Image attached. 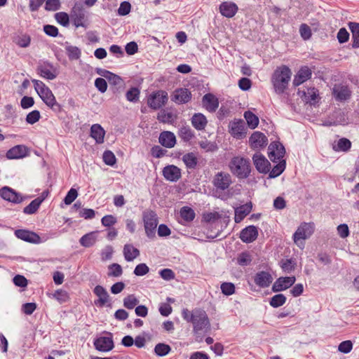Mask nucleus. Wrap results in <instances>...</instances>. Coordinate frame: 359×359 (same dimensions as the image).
I'll return each mask as SVG.
<instances>
[{"label":"nucleus","mask_w":359,"mask_h":359,"mask_svg":"<svg viewBox=\"0 0 359 359\" xmlns=\"http://www.w3.org/2000/svg\"><path fill=\"white\" fill-rule=\"evenodd\" d=\"M291 75V69L286 65L278 67L273 72L271 83L277 94H283L287 88Z\"/></svg>","instance_id":"nucleus-1"},{"label":"nucleus","mask_w":359,"mask_h":359,"mask_svg":"<svg viewBox=\"0 0 359 359\" xmlns=\"http://www.w3.org/2000/svg\"><path fill=\"white\" fill-rule=\"evenodd\" d=\"M231 172L240 180L248 178L251 172V163L249 159L238 156L233 157L229 163Z\"/></svg>","instance_id":"nucleus-2"},{"label":"nucleus","mask_w":359,"mask_h":359,"mask_svg":"<svg viewBox=\"0 0 359 359\" xmlns=\"http://www.w3.org/2000/svg\"><path fill=\"white\" fill-rule=\"evenodd\" d=\"M142 221L147 236L150 239L156 237V227L158 224V217L155 211L146 210L142 212Z\"/></svg>","instance_id":"nucleus-3"},{"label":"nucleus","mask_w":359,"mask_h":359,"mask_svg":"<svg viewBox=\"0 0 359 359\" xmlns=\"http://www.w3.org/2000/svg\"><path fill=\"white\" fill-rule=\"evenodd\" d=\"M314 231L313 223H302L297 229L293 235V240L295 244L302 248L304 243L302 240L309 238Z\"/></svg>","instance_id":"nucleus-4"},{"label":"nucleus","mask_w":359,"mask_h":359,"mask_svg":"<svg viewBox=\"0 0 359 359\" xmlns=\"http://www.w3.org/2000/svg\"><path fill=\"white\" fill-rule=\"evenodd\" d=\"M232 183L233 180L231 175L224 171L217 172L212 180V184L216 189L217 193L228 190Z\"/></svg>","instance_id":"nucleus-5"},{"label":"nucleus","mask_w":359,"mask_h":359,"mask_svg":"<svg viewBox=\"0 0 359 359\" xmlns=\"http://www.w3.org/2000/svg\"><path fill=\"white\" fill-rule=\"evenodd\" d=\"M184 317L187 322L192 323L195 333L206 332L209 330L210 324L207 316H184Z\"/></svg>","instance_id":"nucleus-6"},{"label":"nucleus","mask_w":359,"mask_h":359,"mask_svg":"<svg viewBox=\"0 0 359 359\" xmlns=\"http://www.w3.org/2000/svg\"><path fill=\"white\" fill-rule=\"evenodd\" d=\"M168 100V95L165 90H157L150 94L147 98L148 106L154 110L163 107Z\"/></svg>","instance_id":"nucleus-7"},{"label":"nucleus","mask_w":359,"mask_h":359,"mask_svg":"<svg viewBox=\"0 0 359 359\" xmlns=\"http://www.w3.org/2000/svg\"><path fill=\"white\" fill-rule=\"evenodd\" d=\"M86 11L81 3H76L71 13V18L76 27L84 26Z\"/></svg>","instance_id":"nucleus-8"},{"label":"nucleus","mask_w":359,"mask_h":359,"mask_svg":"<svg viewBox=\"0 0 359 359\" xmlns=\"http://www.w3.org/2000/svg\"><path fill=\"white\" fill-rule=\"evenodd\" d=\"M229 127V133L236 139H241L246 134L245 124L244 121L241 119L234 120L230 122Z\"/></svg>","instance_id":"nucleus-9"},{"label":"nucleus","mask_w":359,"mask_h":359,"mask_svg":"<svg viewBox=\"0 0 359 359\" xmlns=\"http://www.w3.org/2000/svg\"><path fill=\"white\" fill-rule=\"evenodd\" d=\"M36 70L41 77L49 80H53L57 76L56 69L49 62H44L43 63H40L38 65Z\"/></svg>","instance_id":"nucleus-10"},{"label":"nucleus","mask_w":359,"mask_h":359,"mask_svg":"<svg viewBox=\"0 0 359 359\" xmlns=\"http://www.w3.org/2000/svg\"><path fill=\"white\" fill-rule=\"evenodd\" d=\"M252 160L256 169L259 172L267 173L269 172L271 164L264 155L257 152L253 155Z\"/></svg>","instance_id":"nucleus-11"},{"label":"nucleus","mask_w":359,"mask_h":359,"mask_svg":"<svg viewBox=\"0 0 359 359\" xmlns=\"http://www.w3.org/2000/svg\"><path fill=\"white\" fill-rule=\"evenodd\" d=\"M285 153L284 147L278 142H273L269 146V157L273 162L283 158Z\"/></svg>","instance_id":"nucleus-12"},{"label":"nucleus","mask_w":359,"mask_h":359,"mask_svg":"<svg viewBox=\"0 0 359 359\" xmlns=\"http://www.w3.org/2000/svg\"><path fill=\"white\" fill-rule=\"evenodd\" d=\"M332 94L336 100L341 102L348 100L351 92L348 86L335 84L332 88Z\"/></svg>","instance_id":"nucleus-13"},{"label":"nucleus","mask_w":359,"mask_h":359,"mask_svg":"<svg viewBox=\"0 0 359 359\" xmlns=\"http://www.w3.org/2000/svg\"><path fill=\"white\" fill-rule=\"evenodd\" d=\"M162 174L170 182H177L182 176L181 170L176 165H169L163 168Z\"/></svg>","instance_id":"nucleus-14"},{"label":"nucleus","mask_w":359,"mask_h":359,"mask_svg":"<svg viewBox=\"0 0 359 359\" xmlns=\"http://www.w3.org/2000/svg\"><path fill=\"white\" fill-rule=\"evenodd\" d=\"M296 281L294 276L290 277H280L278 278L272 286L273 292H280L290 287Z\"/></svg>","instance_id":"nucleus-15"},{"label":"nucleus","mask_w":359,"mask_h":359,"mask_svg":"<svg viewBox=\"0 0 359 359\" xmlns=\"http://www.w3.org/2000/svg\"><path fill=\"white\" fill-rule=\"evenodd\" d=\"M191 99V93L187 88H177L172 95V100L177 104H185Z\"/></svg>","instance_id":"nucleus-16"},{"label":"nucleus","mask_w":359,"mask_h":359,"mask_svg":"<svg viewBox=\"0 0 359 359\" xmlns=\"http://www.w3.org/2000/svg\"><path fill=\"white\" fill-rule=\"evenodd\" d=\"M95 348L102 352H108L113 349L114 341L110 337H100L94 341Z\"/></svg>","instance_id":"nucleus-17"},{"label":"nucleus","mask_w":359,"mask_h":359,"mask_svg":"<svg viewBox=\"0 0 359 359\" xmlns=\"http://www.w3.org/2000/svg\"><path fill=\"white\" fill-rule=\"evenodd\" d=\"M17 238L32 243H41L40 236L35 232L25 229H18L15 231Z\"/></svg>","instance_id":"nucleus-18"},{"label":"nucleus","mask_w":359,"mask_h":359,"mask_svg":"<svg viewBox=\"0 0 359 359\" xmlns=\"http://www.w3.org/2000/svg\"><path fill=\"white\" fill-rule=\"evenodd\" d=\"M312 75L311 69L307 66L302 67L297 72L293 79L292 83L294 86H299L304 82L309 80Z\"/></svg>","instance_id":"nucleus-19"},{"label":"nucleus","mask_w":359,"mask_h":359,"mask_svg":"<svg viewBox=\"0 0 359 359\" xmlns=\"http://www.w3.org/2000/svg\"><path fill=\"white\" fill-rule=\"evenodd\" d=\"M249 142L252 148L259 149L267 144L268 139L262 133L257 131L251 135Z\"/></svg>","instance_id":"nucleus-20"},{"label":"nucleus","mask_w":359,"mask_h":359,"mask_svg":"<svg viewBox=\"0 0 359 359\" xmlns=\"http://www.w3.org/2000/svg\"><path fill=\"white\" fill-rule=\"evenodd\" d=\"M258 236L257 228L255 226H249L243 229L240 233V238L244 243H252L257 239Z\"/></svg>","instance_id":"nucleus-21"},{"label":"nucleus","mask_w":359,"mask_h":359,"mask_svg":"<svg viewBox=\"0 0 359 359\" xmlns=\"http://www.w3.org/2000/svg\"><path fill=\"white\" fill-rule=\"evenodd\" d=\"M238 10V6L231 1H224L219 5L220 13L228 18H233Z\"/></svg>","instance_id":"nucleus-22"},{"label":"nucleus","mask_w":359,"mask_h":359,"mask_svg":"<svg viewBox=\"0 0 359 359\" xmlns=\"http://www.w3.org/2000/svg\"><path fill=\"white\" fill-rule=\"evenodd\" d=\"M39 95L42 99V100L52 109H60V106L56 102L55 97L49 88L45 89L44 91H41V93H39Z\"/></svg>","instance_id":"nucleus-23"},{"label":"nucleus","mask_w":359,"mask_h":359,"mask_svg":"<svg viewBox=\"0 0 359 359\" xmlns=\"http://www.w3.org/2000/svg\"><path fill=\"white\" fill-rule=\"evenodd\" d=\"M158 141L162 146L170 149L175 147L176 137L173 133L170 131H163L161 133Z\"/></svg>","instance_id":"nucleus-24"},{"label":"nucleus","mask_w":359,"mask_h":359,"mask_svg":"<svg viewBox=\"0 0 359 359\" xmlns=\"http://www.w3.org/2000/svg\"><path fill=\"white\" fill-rule=\"evenodd\" d=\"M0 195L4 200L15 203H19L22 201V197L18 193L7 187H3L0 189Z\"/></svg>","instance_id":"nucleus-25"},{"label":"nucleus","mask_w":359,"mask_h":359,"mask_svg":"<svg viewBox=\"0 0 359 359\" xmlns=\"http://www.w3.org/2000/svg\"><path fill=\"white\" fill-rule=\"evenodd\" d=\"M202 102L203 107L210 112H215L219 107L218 99L211 93L205 94Z\"/></svg>","instance_id":"nucleus-26"},{"label":"nucleus","mask_w":359,"mask_h":359,"mask_svg":"<svg viewBox=\"0 0 359 359\" xmlns=\"http://www.w3.org/2000/svg\"><path fill=\"white\" fill-rule=\"evenodd\" d=\"M28 150L25 145H17L10 149L6 153L8 159L21 158L27 155Z\"/></svg>","instance_id":"nucleus-27"},{"label":"nucleus","mask_w":359,"mask_h":359,"mask_svg":"<svg viewBox=\"0 0 359 359\" xmlns=\"http://www.w3.org/2000/svg\"><path fill=\"white\" fill-rule=\"evenodd\" d=\"M251 203H247L235 209L234 220L236 223H240L252 211Z\"/></svg>","instance_id":"nucleus-28"},{"label":"nucleus","mask_w":359,"mask_h":359,"mask_svg":"<svg viewBox=\"0 0 359 359\" xmlns=\"http://www.w3.org/2000/svg\"><path fill=\"white\" fill-rule=\"evenodd\" d=\"M272 280L271 275L266 271L258 272L254 278L255 284L261 287H268L271 283Z\"/></svg>","instance_id":"nucleus-29"},{"label":"nucleus","mask_w":359,"mask_h":359,"mask_svg":"<svg viewBox=\"0 0 359 359\" xmlns=\"http://www.w3.org/2000/svg\"><path fill=\"white\" fill-rule=\"evenodd\" d=\"M93 292L98 297V299L95 301L96 306H102L109 302V294L102 286L97 285Z\"/></svg>","instance_id":"nucleus-30"},{"label":"nucleus","mask_w":359,"mask_h":359,"mask_svg":"<svg viewBox=\"0 0 359 359\" xmlns=\"http://www.w3.org/2000/svg\"><path fill=\"white\" fill-rule=\"evenodd\" d=\"M191 124L198 130H203L207 126L206 117L201 113L194 114L191 118Z\"/></svg>","instance_id":"nucleus-31"},{"label":"nucleus","mask_w":359,"mask_h":359,"mask_svg":"<svg viewBox=\"0 0 359 359\" xmlns=\"http://www.w3.org/2000/svg\"><path fill=\"white\" fill-rule=\"evenodd\" d=\"M105 131L100 124H93L90 128V136L97 144L104 142Z\"/></svg>","instance_id":"nucleus-32"},{"label":"nucleus","mask_w":359,"mask_h":359,"mask_svg":"<svg viewBox=\"0 0 359 359\" xmlns=\"http://www.w3.org/2000/svg\"><path fill=\"white\" fill-rule=\"evenodd\" d=\"M123 252L127 262H132L140 256V250L131 244H126Z\"/></svg>","instance_id":"nucleus-33"},{"label":"nucleus","mask_w":359,"mask_h":359,"mask_svg":"<svg viewBox=\"0 0 359 359\" xmlns=\"http://www.w3.org/2000/svg\"><path fill=\"white\" fill-rule=\"evenodd\" d=\"M97 231H93L85 234L80 238V244L85 248L93 246L97 241Z\"/></svg>","instance_id":"nucleus-34"},{"label":"nucleus","mask_w":359,"mask_h":359,"mask_svg":"<svg viewBox=\"0 0 359 359\" xmlns=\"http://www.w3.org/2000/svg\"><path fill=\"white\" fill-rule=\"evenodd\" d=\"M65 51L70 60H77L81 57V51L77 46L66 43Z\"/></svg>","instance_id":"nucleus-35"},{"label":"nucleus","mask_w":359,"mask_h":359,"mask_svg":"<svg viewBox=\"0 0 359 359\" xmlns=\"http://www.w3.org/2000/svg\"><path fill=\"white\" fill-rule=\"evenodd\" d=\"M182 161L187 168L194 169L198 163V158L193 152L187 153L182 156Z\"/></svg>","instance_id":"nucleus-36"},{"label":"nucleus","mask_w":359,"mask_h":359,"mask_svg":"<svg viewBox=\"0 0 359 359\" xmlns=\"http://www.w3.org/2000/svg\"><path fill=\"white\" fill-rule=\"evenodd\" d=\"M43 201V198H36L24 208L23 212L27 215L35 213Z\"/></svg>","instance_id":"nucleus-37"},{"label":"nucleus","mask_w":359,"mask_h":359,"mask_svg":"<svg viewBox=\"0 0 359 359\" xmlns=\"http://www.w3.org/2000/svg\"><path fill=\"white\" fill-rule=\"evenodd\" d=\"M349 28L352 33V40L353 48H358L359 47V23L357 22H350Z\"/></svg>","instance_id":"nucleus-38"},{"label":"nucleus","mask_w":359,"mask_h":359,"mask_svg":"<svg viewBox=\"0 0 359 359\" xmlns=\"http://www.w3.org/2000/svg\"><path fill=\"white\" fill-rule=\"evenodd\" d=\"M178 135L184 142H189L194 137V133L189 126H186L180 128Z\"/></svg>","instance_id":"nucleus-39"},{"label":"nucleus","mask_w":359,"mask_h":359,"mask_svg":"<svg viewBox=\"0 0 359 359\" xmlns=\"http://www.w3.org/2000/svg\"><path fill=\"white\" fill-rule=\"evenodd\" d=\"M351 146V142L346 138H341L336 145H333V149L336 151H347Z\"/></svg>","instance_id":"nucleus-40"},{"label":"nucleus","mask_w":359,"mask_h":359,"mask_svg":"<svg viewBox=\"0 0 359 359\" xmlns=\"http://www.w3.org/2000/svg\"><path fill=\"white\" fill-rule=\"evenodd\" d=\"M244 117L247 121L248 126L254 129L257 127L259 124V118L258 117L254 114L252 112L250 111H247L244 113Z\"/></svg>","instance_id":"nucleus-41"},{"label":"nucleus","mask_w":359,"mask_h":359,"mask_svg":"<svg viewBox=\"0 0 359 359\" xmlns=\"http://www.w3.org/2000/svg\"><path fill=\"white\" fill-rule=\"evenodd\" d=\"M180 216L186 222H191L195 217V212L191 208L184 206L180 210Z\"/></svg>","instance_id":"nucleus-42"},{"label":"nucleus","mask_w":359,"mask_h":359,"mask_svg":"<svg viewBox=\"0 0 359 359\" xmlns=\"http://www.w3.org/2000/svg\"><path fill=\"white\" fill-rule=\"evenodd\" d=\"M285 169V161H280L276 165H275L269 172V177L274 178L279 176Z\"/></svg>","instance_id":"nucleus-43"},{"label":"nucleus","mask_w":359,"mask_h":359,"mask_svg":"<svg viewBox=\"0 0 359 359\" xmlns=\"http://www.w3.org/2000/svg\"><path fill=\"white\" fill-rule=\"evenodd\" d=\"M109 272L107 273L108 276L112 277H119L123 273V269L120 264H111L108 266Z\"/></svg>","instance_id":"nucleus-44"},{"label":"nucleus","mask_w":359,"mask_h":359,"mask_svg":"<svg viewBox=\"0 0 359 359\" xmlns=\"http://www.w3.org/2000/svg\"><path fill=\"white\" fill-rule=\"evenodd\" d=\"M252 262V256L248 252H243L237 257V263L243 266H248Z\"/></svg>","instance_id":"nucleus-45"},{"label":"nucleus","mask_w":359,"mask_h":359,"mask_svg":"<svg viewBox=\"0 0 359 359\" xmlns=\"http://www.w3.org/2000/svg\"><path fill=\"white\" fill-rule=\"evenodd\" d=\"M171 348L169 345L163 344V343H159L156 345L154 348V351L156 354L158 356H165L167 354L169 353L170 351Z\"/></svg>","instance_id":"nucleus-46"},{"label":"nucleus","mask_w":359,"mask_h":359,"mask_svg":"<svg viewBox=\"0 0 359 359\" xmlns=\"http://www.w3.org/2000/svg\"><path fill=\"white\" fill-rule=\"evenodd\" d=\"M140 94V90L134 87L126 92V97L129 102H136L139 100Z\"/></svg>","instance_id":"nucleus-47"},{"label":"nucleus","mask_w":359,"mask_h":359,"mask_svg":"<svg viewBox=\"0 0 359 359\" xmlns=\"http://www.w3.org/2000/svg\"><path fill=\"white\" fill-rule=\"evenodd\" d=\"M296 263L292 259H283L280 262L282 269L287 273H290L295 269Z\"/></svg>","instance_id":"nucleus-48"},{"label":"nucleus","mask_w":359,"mask_h":359,"mask_svg":"<svg viewBox=\"0 0 359 359\" xmlns=\"http://www.w3.org/2000/svg\"><path fill=\"white\" fill-rule=\"evenodd\" d=\"M138 303L139 301L134 294H130L123 299V305L128 309L135 308Z\"/></svg>","instance_id":"nucleus-49"},{"label":"nucleus","mask_w":359,"mask_h":359,"mask_svg":"<svg viewBox=\"0 0 359 359\" xmlns=\"http://www.w3.org/2000/svg\"><path fill=\"white\" fill-rule=\"evenodd\" d=\"M286 301V297L283 294L274 295L270 301V304L273 307H278L282 306Z\"/></svg>","instance_id":"nucleus-50"},{"label":"nucleus","mask_w":359,"mask_h":359,"mask_svg":"<svg viewBox=\"0 0 359 359\" xmlns=\"http://www.w3.org/2000/svg\"><path fill=\"white\" fill-rule=\"evenodd\" d=\"M317 90H316L314 88H309L307 89V93L304 90L301 91L299 90V95L302 93V97L304 96V98L306 101H314L317 96Z\"/></svg>","instance_id":"nucleus-51"},{"label":"nucleus","mask_w":359,"mask_h":359,"mask_svg":"<svg viewBox=\"0 0 359 359\" xmlns=\"http://www.w3.org/2000/svg\"><path fill=\"white\" fill-rule=\"evenodd\" d=\"M157 119L161 123H170L173 121V114L163 110L158 114Z\"/></svg>","instance_id":"nucleus-52"},{"label":"nucleus","mask_w":359,"mask_h":359,"mask_svg":"<svg viewBox=\"0 0 359 359\" xmlns=\"http://www.w3.org/2000/svg\"><path fill=\"white\" fill-rule=\"evenodd\" d=\"M103 161L108 165H114L116 163V158L114 153L111 151H105L103 154Z\"/></svg>","instance_id":"nucleus-53"},{"label":"nucleus","mask_w":359,"mask_h":359,"mask_svg":"<svg viewBox=\"0 0 359 359\" xmlns=\"http://www.w3.org/2000/svg\"><path fill=\"white\" fill-rule=\"evenodd\" d=\"M105 74H107L108 75V77L107 79L108 80V81L110 84L114 85V86H118L122 85L123 80L119 76H118L115 74H113L111 72H106Z\"/></svg>","instance_id":"nucleus-54"},{"label":"nucleus","mask_w":359,"mask_h":359,"mask_svg":"<svg viewBox=\"0 0 359 359\" xmlns=\"http://www.w3.org/2000/svg\"><path fill=\"white\" fill-rule=\"evenodd\" d=\"M57 22L63 26H67L69 22V15L65 12L57 13L55 15Z\"/></svg>","instance_id":"nucleus-55"},{"label":"nucleus","mask_w":359,"mask_h":359,"mask_svg":"<svg viewBox=\"0 0 359 359\" xmlns=\"http://www.w3.org/2000/svg\"><path fill=\"white\" fill-rule=\"evenodd\" d=\"M45 9L50 11H55L60 8V0H46Z\"/></svg>","instance_id":"nucleus-56"},{"label":"nucleus","mask_w":359,"mask_h":359,"mask_svg":"<svg viewBox=\"0 0 359 359\" xmlns=\"http://www.w3.org/2000/svg\"><path fill=\"white\" fill-rule=\"evenodd\" d=\"M221 290L224 294L229 296L235 292V286L232 283H223L221 285Z\"/></svg>","instance_id":"nucleus-57"},{"label":"nucleus","mask_w":359,"mask_h":359,"mask_svg":"<svg viewBox=\"0 0 359 359\" xmlns=\"http://www.w3.org/2000/svg\"><path fill=\"white\" fill-rule=\"evenodd\" d=\"M40 117V112L38 110H34L27 115L26 121L29 124H34L39 120Z\"/></svg>","instance_id":"nucleus-58"},{"label":"nucleus","mask_w":359,"mask_h":359,"mask_svg":"<svg viewBox=\"0 0 359 359\" xmlns=\"http://www.w3.org/2000/svg\"><path fill=\"white\" fill-rule=\"evenodd\" d=\"M149 271V267L146 264L142 263L136 266L134 270V273L137 276L146 275Z\"/></svg>","instance_id":"nucleus-59"},{"label":"nucleus","mask_w":359,"mask_h":359,"mask_svg":"<svg viewBox=\"0 0 359 359\" xmlns=\"http://www.w3.org/2000/svg\"><path fill=\"white\" fill-rule=\"evenodd\" d=\"M353 348V344L351 341H344L341 342L338 346L339 351L343 353H348Z\"/></svg>","instance_id":"nucleus-60"},{"label":"nucleus","mask_w":359,"mask_h":359,"mask_svg":"<svg viewBox=\"0 0 359 359\" xmlns=\"http://www.w3.org/2000/svg\"><path fill=\"white\" fill-rule=\"evenodd\" d=\"M78 196V192L75 189L72 188L66 195L64 199V203L66 205H70L74 200Z\"/></svg>","instance_id":"nucleus-61"},{"label":"nucleus","mask_w":359,"mask_h":359,"mask_svg":"<svg viewBox=\"0 0 359 359\" xmlns=\"http://www.w3.org/2000/svg\"><path fill=\"white\" fill-rule=\"evenodd\" d=\"M130 4L128 1H123L120 4V6L118 9V13L119 15L124 16L130 12Z\"/></svg>","instance_id":"nucleus-62"},{"label":"nucleus","mask_w":359,"mask_h":359,"mask_svg":"<svg viewBox=\"0 0 359 359\" xmlns=\"http://www.w3.org/2000/svg\"><path fill=\"white\" fill-rule=\"evenodd\" d=\"M161 277L165 280H173L175 277V273L170 269H163L160 271Z\"/></svg>","instance_id":"nucleus-63"},{"label":"nucleus","mask_w":359,"mask_h":359,"mask_svg":"<svg viewBox=\"0 0 359 359\" xmlns=\"http://www.w3.org/2000/svg\"><path fill=\"white\" fill-rule=\"evenodd\" d=\"M299 32L301 36L304 39L307 40L311 36V30L309 26L306 24H302L299 28Z\"/></svg>","instance_id":"nucleus-64"}]
</instances>
